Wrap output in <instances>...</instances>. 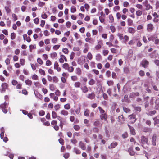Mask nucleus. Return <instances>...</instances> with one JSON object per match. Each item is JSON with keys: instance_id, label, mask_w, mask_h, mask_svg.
Instances as JSON below:
<instances>
[{"instance_id": "f257e3e1", "label": "nucleus", "mask_w": 159, "mask_h": 159, "mask_svg": "<svg viewBox=\"0 0 159 159\" xmlns=\"http://www.w3.org/2000/svg\"><path fill=\"white\" fill-rule=\"evenodd\" d=\"M7 106L8 105L5 101L3 103L0 105V109L2 110L3 113L6 114L7 112Z\"/></svg>"}, {"instance_id": "f03ea898", "label": "nucleus", "mask_w": 159, "mask_h": 159, "mask_svg": "<svg viewBox=\"0 0 159 159\" xmlns=\"http://www.w3.org/2000/svg\"><path fill=\"white\" fill-rule=\"evenodd\" d=\"M12 84L14 86L16 85V88L17 89H20L21 88L22 85L20 83H18L17 81L13 80L11 81Z\"/></svg>"}, {"instance_id": "7ed1b4c3", "label": "nucleus", "mask_w": 159, "mask_h": 159, "mask_svg": "<svg viewBox=\"0 0 159 159\" xmlns=\"http://www.w3.org/2000/svg\"><path fill=\"white\" fill-rule=\"evenodd\" d=\"M136 115L134 114H132L129 116V122L132 124L134 123L136 120Z\"/></svg>"}, {"instance_id": "20e7f679", "label": "nucleus", "mask_w": 159, "mask_h": 159, "mask_svg": "<svg viewBox=\"0 0 159 159\" xmlns=\"http://www.w3.org/2000/svg\"><path fill=\"white\" fill-rule=\"evenodd\" d=\"M143 4L146 7L145 10H148L150 9H152L153 8L149 4L148 0H145L143 2Z\"/></svg>"}, {"instance_id": "39448f33", "label": "nucleus", "mask_w": 159, "mask_h": 159, "mask_svg": "<svg viewBox=\"0 0 159 159\" xmlns=\"http://www.w3.org/2000/svg\"><path fill=\"white\" fill-rule=\"evenodd\" d=\"M1 87L2 89L1 90V93L5 92L6 89H7L8 87V84L6 83H3L2 84Z\"/></svg>"}, {"instance_id": "423d86ee", "label": "nucleus", "mask_w": 159, "mask_h": 159, "mask_svg": "<svg viewBox=\"0 0 159 159\" xmlns=\"http://www.w3.org/2000/svg\"><path fill=\"white\" fill-rule=\"evenodd\" d=\"M86 59V57L84 56H82L78 60V63L80 65H82L85 62Z\"/></svg>"}, {"instance_id": "0eeeda50", "label": "nucleus", "mask_w": 159, "mask_h": 159, "mask_svg": "<svg viewBox=\"0 0 159 159\" xmlns=\"http://www.w3.org/2000/svg\"><path fill=\"white\" fill-rule=\"evenodd\" d=\"M141 64L142 66L144 67V68H147L149 64L148 61L145 59H143L142 61Z\"/></svg>"}, {"instance_id": "6e6552de", "label": "nucleus", "mask_w": 159, "mask_h": 159, "mask_svg": "<svg viewBox=\"0 0 159 159\" xmlns=\"http://www.w3.org/2000/svg\"><path fill=\"white\" fill-rule=\"evenodd\" d=\"M148 141V138L144 136H142L141 137V143L143 144H147Z\"/></svg>"}, {"instance_id": "1a4fd4ad", "label": "nucleus", "mask_w": 159, "mask_h": 159, "mask_svg": "<svg viewBox=\"0 0 159 159\" xmlns=\"http://www.w3.org/2000/svg\"><path fill=\"white\" fill-rule=\"evenodd\" d=\"M102 123L99 120H96L93 123V125L96 127L101 126L102 125Z\"/></svg>"}, {"instance_id": "9d476101", "label": "nucleus", "mask_w": 159, "mask_h": 159, "mask_svg": "<svg viewBox=\"0 0 159 159\" xmlns=\"http://www.w3.org/2000/svg\"><path fill=\"white\" fill-rule=\"evenodd\" d=\"M152 144L153 146H156V140L157 139V135L155 134H153L152 138Z\"/></svg>"}, {"instance_id": "9b49d317", "label": "nucleus", "mask_w": 159, "mask_h": 159, "mask_svg": "<svg viewBox=\"0 0 159 159\" xmlns=\"http://www.w3.org/2000/svg\"><path fill=\"white\" fill-rule=\"evenodd\" d=\"M139 93L137 92L135 93H132L129 95V97L131 98H134L136 97L139 96Z\"/></svg>"}, {"instance_id": "f8f14e48", "label": "nucleus", "mask_w": 159, "mask_h": 159, "mask_svg": "<svg viewBox=\"0 0 159 159\" xmlns=\"http://www.w3.org/2000/svg\"><path fill=\"white\" fill-rule=\"evenodd\" d=\"M153 28V26L152 24L150 23L148 24L147 27V30L148 31H152V30Z\"/></svg>"}, {"instance_id": "ddd939ff", "label": "nucleus", "mask_w": 159, "mask_h": 159, "mask_svg": "<svg viewBox=\"0 0 159 159\" xmlns=\"http://www.w3.org/2000/svg\"><path fill=\"white\" fill-rule=\"evenodd\" d=\"M100 117L101 120H104L105 121H106L107 119V115L105 113L103 114H101L100 116Z\"/></svg>"}, {"instance_id": "4468645a", "label": "nucleus", "mask_w": 159, "mask_h": 159, "mask_svg": "<svg viewBox=\"0 0 159 159\" xmlns=\"http://www.w3.org/2000/svg\"><path fill=\"white\" fill-rule=\"evenodd\" d=\"M118 144L116 142H113L111 144L110 146H108V148L109 149H111L114 148Z\"/></svg>"}, {"instance_id": "2eb2a0df", "label": "nucleus", "mask_w": 159, "mask_h": 159, "mask_svg": "<svg viewBox=\"0 0 159 159\" xmlns=\"http://www.w3.org/2000/svg\"><path fill=\"white\" fill-rule=\"evenodd\" d=\"M95 95L94 93L92 92L91 93H89L87 96L88 98L92 100L95 98Z\"/></svg>"}, {"instance_id": "dca6fc26", "label": "nucleus", "mask_w": 159, "mask_h": 159, "mask_svg": "<svg viewBox=\"0 0 159 159\" xmlns=\"http://www.w3.org/2000/svg\"><path fill=\"white\" fill-rule=\"evenodd\" d=\"M128 127L130 130V133L131 134L134 135L136 134V133L135 131V129L132 126H131L130 125H128Z\"/></svg>"}, {"instance_id": "f3484780", "label": "nucleus", "mask_w": 159, "mask_h": 159, "mask_svg": "<svg viewBox=\"0 0 159 159\" xmlns=\"http://www.w3.org/2000/svg\"><path fill=\"white\" fill-rule=\"evenodd\" d=\"M80 147L83 150H84L86 149V147L85 144L82 142L80 141L79 143Z\"/></svg>"}, {"instance_id": "a211bd4d", "label": "nucleus", "mask_w": 159, "mask_h": 159, "mask_svg": "<svg viewBox=\"0 0 159 159\" xmlns=\"http://www.w3.org/2000/svg\"><path fill=\"white\" fill-rule=\"evenodd\" d=\"M98 44L96 45L95 47V48L97 50H98L101 48L102 47L101 44L102 43V40L99 41L98 42Z\"/></svg>"}, {"instance_id": "6ab92c4d", "label": "nucleus", "mask_w": 159, "mask_h": 159, "mask_svg": "<svg viewBox=\"0 0 159 159\" xmlns=\"http://www.w3.org/2000/svg\"><path fill=\"white\" fill-rule=\"evenodd\" d=\"M23 37L24 40H26L28 42H30L31 41V39L30 37L28 36L26 34H24L23 35Z\"/></svg>"}, {"instance_id": "aec40b11", "label": "nucleus", "mask_w": 159, "mask_h": 159, "mask_svg": "<svg viewBox=\"0 0 159 159\" xmlns=\"http://www.w3.org/2000/svg\"><path fill=\"white\" fill-rule=\"evenodd\" d=\"M60 114L62 115L67 116L68 115L69 113L67 111L63 109L61 111Z\"/></svg>"}, {"instance_id": "412c9836", "label": "nucleus", "mask_w": 159, "mask_h": 159, "mask_svg": "<svg viewBox=\"0 0 159 159\" xmlns=\"http://www.w3.org/2000/svg\"><path fill=\"white\" fill-rule=\"evenodd\" d=\"M125 121V120L124 118L123 115H121L120 116H119L118 121L121 123H124Z\"/></svg>"}, {"instance_id": "4be33fe9", "label": "nucleus", "mask_w": 159, "mask_h": 159, "mask_svg": "<svg viewBox=\"0 0 159 159\" xmlns=\"http://www.w3.org/2000/svg\"><path fill=\"white\" fill-rule=\"evenodd\" d=\"M128 152L131 156H134L135 154V152L133 150L132 147H130L129 148Z\"/></svg>"}, {"instance_id": "5701e85b", "label": "nucleus", "mask_w": 159, "mask_h": 159, "mask_svg": "<svg viewBox=\"0 0 159 159\" xmlns=\"http://www.w3.org/2000/svg\"><path fill=\"white\" fill-rule=\"evenodd\" d=\"M81 89L82 91V92L83 93H86L88 91V88L86 86H84L82 87L81 88Z\"/></svg>"}, {"instance_id": "b1692460", "label": "nucleus", "mask_w": 159, "mask_h": 159, "mask_svg": "<svg viewBox=\"0 0 159 159\" xmlns=\"http://www.w3.org/2000/svg\"><path fill=\"white\" fill-rule=\"evenodd\" d=\"M134 109L136 111L140 112L141 111V108L139 106H135L134 105H132Z\"/></svg>"}, {"instance_id": "393cba45", "label": "nucleus", "mask_w": 159, "mask_h": 159, "mask_svg": "<svg viewBox=\"0 0 159 159\" xmlns=\"http://www.w3.org/2000/svg\"><path fill=\"white\" fill-rule=\"evenodd\" d=\"M26 85L31 86L32 84V81L29 79L26 80L25 81Z\"/></svg>"}, {"instance_id": "a878e982", "label": "nucleus", "mask_w": 159, "mask_h": 159, "mask_svg": "<svg viewBox=\"0 0 159 159\" xmlns=\"http://www.w3.org/2000/svg\"><path fill=\"white\" fill-rule=\"evenodd\" d=\"M96 59L99 61L102 59L101 56L99 54H97L96 56Z\"/></svg>"}, {"instance_id": "bb28decb", "label": "nucleus", "mask_w": 159, "mask_h": 159, "mask_svg": "<svg viewBox=\"0 0 159 159\" xmlns=\"http://www.w3.org/2000/svg\"><path fill=\"white\" fill-rule=\"evenodd\" d=\"M95 83V80L93 79H91L89 82V84L90 85H94Z\"/></svg>"}, {"instance_id": "cd10ccee", "label": "nucleus", "mask_w": 159, "mask_h": 159, "mask_svg": "<svg viewBox=\"0 0 159 159\" xmlns=\"http://www.w3.org/2000/svg\"><path fill=\"white\" fill-rule=\"evenodd\" d=\"M76 73L78 75H80L81 74V70L79 68H77L75 70Z\"/></svg>"}, {"instance_id": "c85d7f7f", "label": "nucleus", "mask_w": 159, "mask_h": 159, "mask_svg": "<svg viewBox=\"0 0 159 159\" xmlns=\"http://www.w3.org/2000/svg\"><path fill=\"white\" fill-rule=\"evenodd\" d=\"M74 150L75 152V153L76 154H80L81 153L80 151L75 147L74 148Z\"/></svg>"}, {"instance_id": "c756f323", "label": "nucleus", "mask_w": 159, "mask_h": 159, "mask_svg": "<svg viewBox=\"0 0 159 159\" xmlns=\"http://www.w3.org/2000/svg\"><path fill=\"white\" fill-rule=\"evenodd\" d=\"M52 116L53 119H55L57 117V113L54 111H52Z\"/></svg>"}, {"instance_id": "7c9ffc66", "label": "nucleus", "mask_w": 159, "mask_h": 159, "mask_svg": "<svg viewBox=\"0 0 159 159\" xmlns=\"http://www.w3.org/2000/svg\"><path fill=\"white\" fill-rule=\"evenodd\" d=\"M89 109H85L84 112V115L86 116H89Z\"/></svg>"}, {"instance_id": "2f4dec72", "label": "nucleus", "mask_w": 159, "mask_h": 159, "mask_svg": "<svg viewBox=\"0 0 159 159\" xmlns=\"http://www.w3.org/2000/svg\"><path fill=\"white\" fill-rule=\"evenodd\" d=\"M128 31L129 33L133 34L135 32L134 29L132 27H129L128 28Z\"/></svg>"}, {"instance_id": "473e14b6", "label": "nucleus", "mask_w": 159, "mask_h": 159, "mask_svg": "<svg viewBox=\"0 0 159 159\" xmlns=\"http://www.w3.org/2000/svg\"><path fill=\"white\" fill-rule=\"evenodd\" d=\"M143 120L145 122V123L148 125L150 126L151 125V121L149 120L143 119Z\"/></svg>"}, {"instance_id": "72a5a7b5", "label": "nucleus", "mask_w": 159, "mask_h": 159, "mask_svg": "<svg viewBox=\"0 0 159 159\" xmlns=\"http://www.w3.org/2000/svg\"><path fill=\"white\" fill-rule=\"evenodd\" d=\"M81 85V83L79 82H77L75 83L74 86L75 88H79Z\"/></svg>"}, {"instance_id": "f704fd0d", "label": "nucleus", "mask_w": 159, "mask_h": 159, "mask_svg": "<svg viewBox=\"0 0 159 159\" xmlns=\"http://www.w3.org/2000/svg\"><path fill=\"white\" fill-rule=\"evenodd\" d=\"M54 108L55 110L57 111L60 108V105L59 104H57L54 106Z\"/></svg>"}, {"instance_id": "c9c22d12", "label": "nucleus", "mask_w": 159, "mask_h": 159, "mask_svg": "<svg viewBox=\"0 0 159 159\" xmlns=\"http://www.w3.org/2000/svg\"><path fill=\"white\" fill-rule=\"evenodd\" d=\"M153 120L154 121V124L156 125V124L159 123V119L155 117L153 118Z\"/></svg>"}, {"instance_id": "e433bc0d", "label": "nucleus", "mask_w": 159, "mask_h": 159, "mask_svg": "<svg viewBox=\"0 0 159 159\" xmlns=\"http://www.w3.org/2000/svg\"><path fill=\"white\" fill-rule=\"evenodd\" d=\"M50 56L52 58L54 59L57 57V54L56 52H53L50 54Z\"/></svg>"}, {"instance_id": "4c0bfd02", "label": "nucleus", "mask_w": 159, "mask_h": 159, "mask_svg": "<svg viewBox=\"0 0 159 159\" xmlns=\"http://www.w3.org/2000/svg\"><path fill=\"white\" fill-rule=\"evenodd\" d=\"M35 96L38 98H39L40 96V94L37 89H35L34 90Z\"/></svg>"}, {"instance_id": "58836bf2", "label": "nucleus", "mask_w": 159, "mask_h": 159, "mask_svg": "<svg viewBox=\"0 0 159 159\" xmlns=\"http://www.w3.org/2000/svg\"><path fill=\"white\" fill-rule=\"evenodd\" d=\"M73 128L75 131H78L80 129V126L78 125H74L73 126Z\"/></svg>"}, {"instance_id": "ea45409f", "label": "nucleus", "mask_w": 159, "mask_h": 159, "mask_svg": "<svg viewBox=\"0 0 159 159\" xmlns=\"http://www.w3.org/2000/svg\"><path fill=\"white\" fill-rule=\"evenodd\" d=\"M87 57L88 59L89 60H91L93 58V56L90 52H88V53Z\"/></svg>"}, {"instance_id": "a19ab883", "label": "nucleus", "mask_w": 159, "mask_h": 159, "mask_svg": "<svg viewBox=\"0 0 159 159\" xmlns=\"http://www.w3.org/2000/svg\"><path fill=\"white\" fill-rule=\"evenodd\" d=\"M156 113V111L155 110H153L149 112L148 113V115L150 116H152L155 114Z\"/></svg>"}, {"instance_id": "79ce46f5", "label": "nucleus", "mask_w": 159, "mask_h": 159, "mask_svg": "<svg viewBox=\"0 0 159 159\" xmlns=\"http://www.w3.org/2000/svg\"><path fill=\"white\" fill-rule=\"evenodd\" d=\"M109 22L112 23L114 22V18L112 15H110L109 16Z\"/></svg>"}, {"instance_id": "37998d69", "label": "nucleus", "mask_w": 159, "mask_h": 159, "mask_svg": "<svg viewBox=\"0 0 159 159\" xmlns=\"http://www.w3.org/2000/svg\"><path fill=\"white\" fill-rule=\"evenodd\" d=\"M142 11L140 10H138L137 11H136V15L137 16H141L142 15Z\"/></svg>"}, {"instance_id": "c03bdc74", "label": "nucleus", "mask_w": 159, "mask_h": 159, "mask_svg": "<svg viewBox=\"0 0 159 159\" xmlns=\"http://www.w3.org/2000/svg\"><path fill=\"white\" fill-rule=\"evenodd\" d=\"M16 34L14 33H12L11 34V38L12 40L15 39L16 38Z\"/></svg>"}, {"instance_id": "a18cd8bd", "label": "nucleus", "mask_w": 159, "mask_h": 159, "mask_svg": "<svg viewBox=\"0 0 159 159\" xmlns=\"http://www.w3.org/2000/svg\"><path fill=\"white\" fill-rule=\"evenodd\" d=\"M5 8L6 11L7 13H10L11 10L9 7L5 6Z\"/></svg>"}, {"instance_id": "49530a36", "label": "nucleus", "mask_w": 159, "mask_h": 159, "mask_svg": "<svg viewBox=\"0 0 159 159\" xmlns=\"http://www.w3.org/2000/svg\"><path fill=\"white\" fill-rule=\"evenodd\" d=\"M70 11L71 13H74L76 11V9L75 6L71 7L70 9Z\"/></svg>"}, {"instance_id": "de8ad7c7", "label": "nucleus", "mask_w": 159, "mask_h": 159, "mask_svg": "<svg viewBox=\"0 0 159 159\" xmlns=\"http://www.w3.org/2000/svg\"><path fill=\"white\" fill-rule=\"evenodd\" d=\"M52 80L54 83H57L58 81V78L56 76H53L52 78Z\"/></svg>"}, {"instance_id": "09e8293b", "label": "nucleus", "mask_w": 159, "mask_h": 159, "mask_svg": "<svg viewBox=\"0 0 159 159\" xmlns=\"http://www.w3.org/2000/svg\"><path fill=\"white\" fill-rule=\"evenodd\" d=\"M62 67L65 69H68V68L69 67V65L68 63H65L63 64Z\"/></svg>"}, {"instance_id": "8fccbe9b", "label": "nucleus", "mask_w": 159, "mask_h": 159, "mask_svg": "<svg viewBox=\"0 0 159 159\" xmlns=\"http://www.w3.org/2000/svg\"><path fill=\"white\" fill-rule=\"evenodd\" d=\"M64 108L66 110H69L70 108V105L69 104H67L64 105Z\"/></svg>"}, {"instance_id": "3c124183", "label": "nucleus", "mask_w": 159, "mask_h": 159, "mask_svg": "<svg viewBox=\"0 0 159 159\" xmlns=\"http://www.w3.org/2000/svg\"><path fill=\"white\" fill-rule=\"evenodd\" d=\"M98 108L99 110L100 113L101 114L105 113V111L101 107H99Z\"/></svg>"}, {"instance_id": "603ef678", "label": "nucleus", "mask_w": 159, "mask_h": 159, "mask_svg": "<svg viewBox=\"0 0 159 159\" xmlns=\"http://www.w3.org/2000/svg\"><path fill=\"white\" fill-rule=\"evenodd\" d=\"M117 35L119 37L120 40H121L124 39V37L123 36V34L121 33H119L117 34Z\"/></svg>"}, {"instance_id": "864d4df0", "label": "nucleus", "mask_w": 159, "mask_h": 159, "mask_svg": "<svg viewBox=\"0 0 159 159\" xmlns=\"http://www.w3.org/2000/svg\"><path fill=\"white\" fill-rule=\"evenodd\" d=\"M124 42L126 43L129 40V37L127 35H125L124 37Z\"/></svg>"}, {"instance_id": "5fc2aeb1", "label": "nucleus", "mask_w": 159, "mask_h": 159, "mask_svg": "<svg viewBox=\"0 0 159 159\" xmlns=\"http://www.w3.org/2000/svg\"><path fill=\"white\" fill-rule=\"evenodd\" d=\"M123 110L126 113L129 112L130 111L129 109L125 107H123Z\"/></svg>"}, {"instance_id": "6e6d98bb", "label": "nucleus", "mask_w": 159, "mask_h": 159, "mask_svg": "<svg viewBox=\"0 0 159 159\" xmlns=\"http://www.w3.org/2000/svg\"><path fill=\"white\" fill-rule=\"evenodd\" d=\"M20 64L22 66L24 65L25 62V60L24 59H20Z\"/></svg>"}, {"instance_id": "4d7b16f0", "label": "nucleus", "mask_w": 159, "mask_h": 159, "mask_svg": "<svg viewBox=\"0 0 159 159\" xmlns=\"http://www.w3.org/2000/svg\"><path fill=\"white\" fill-rule=\"evenodd\" d=\"M108 52L109 51L107 50H103L102 53L104 56L107 55Z\"/></svg>"}, {"instance_id": "13d9d810", "label": "nucleus", "mask_w": 159, "mask_h": 159, "mask_svg": "<svg viewBox=\"0 0 159 159\" xmlns=\"http://www.w3.org/2000/svg\"><path fill=\"white\" fill-rule=\"evenodd\" d=\"M62 52L65 53V54H68L69 52L68 50V49L66 48H63L62 49Z\"/></svg>"}, {"instance_id": "bf43d9fd", "label": "nucleus", "mask_w": 159, "mask_h": 159, "mask_svg": "<svg viewBox=\"0 0 159 159\" xmlns=\"http://www.w3.org/2000/svg\"><path fill=\"white\" fill-rule=\"evenodd\" d=\"M59 143L62 145H63L64 144V140L61 138H60L58 140Z\"/></svg>"}, {"instance_id": "052dcab7", "label": "nucleus", "mask_w": 159, "mask_h": 159, "mask_svg": "<svg viewBox=\"0 0 159 159\" xmlns=\"http://www.w3.org/2000/svg\"><path fill=\"white\" fill-rule=\"evenodd\" d=\"M21 55L23 56H26L27 55V52L25 50H23L21 51Z\"/></svg>"}, {"instance_id": "680f3d73", "label": "nucleus", "mask_w": 159, "mask_h": 159, "mask_svg": "<svg viewBox=\"0 0 159 159\" xmlns=\"http://www.w3.org/2000/svg\"><path fill=\"white\" fill-rule=\"evenodd\" d=\"M50 89L52 91H54L55 89V86L53 84H51L50 85Z\"/></svg>"}, {"instance_id": "e2e57ef3", "label": "nucleus", "mask_w": 159, "mask_h": 159, "mask_svg": "<svg viewBox=\"0 0 159 159\" xmlns=\"http://www.w3.org/2000/svg\"><path fill=\"white\" fill-rule=\"evenodd\" d=\"M12 16L14 21H16L17 19V16L15 14H13Z\"/></svg>"}, {"instance_id": "0e129e2a", "label": "nucleus", "mask_w": 159, "mask_h": 159, "mask_svg": "<svg viewBox=\"0 0 159 159\" xmlns=\"http://www.w3.org/2000/svg\"><path fill=\"white\" fill-rule=\"evenodd\" d=\"M110 28L112 32L114 33L116 29L114 26L111 25L110 27Z\"/></svg>"}, {"instance_id": "69168bd1", "label": "nucleus", "mask_w": 159, "mask_h": 159, "mask_svg": "<svg viewBox=\"0 0 159 159\" xmlns=\"http://www.w3.org/2000/svg\"><path fill=\"white\" fill-rule=\"evenodd\" d=\"M2 33L6 35H8V32L7 30L4 29L2 30Z\"/></svg>"}, {"instance_id": "338daca9", "label": "nucleus", "mask_w": 159, "mask_h": 159, "mask_svg": "<svg viewBox=\"0 0 159 159\" xmlns=\"http://www.w3.org/2000/svg\"><path fill=\"white\" fill-rule=\"evenodd\" d=\"M19 57L16 55H14L13 57V60L14 61H16L18 60Z\"/></svg>"}, {"instance_id": "774afa93", "label": "nucleus", "mask_w": 159, "mask_h": 159, "mask_svg": "<svg viewBox=\"0 0 159 159\" xmlns=\"http://www.w3.org/2000/svg\"><path fill=\"white\" fill-rule=\"evenodd\" d=\"M156 8V9H159V1H157L155 4Z\"/></svg>"}]
</instances>
